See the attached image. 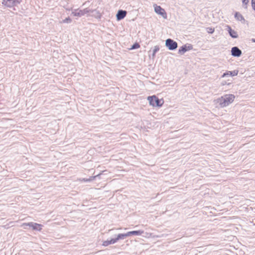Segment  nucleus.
<instances>
[{
    "label": "nucleus",
    "mask_w": 255,
    "mask_h": 255,
    "mask_svg": "<svg viewBox=\"0 0 255 255\" xmlns=\"http://www.w3.org/2000/svg\"><path fill=\"white\" fill-rule=\"evenodd\" d=\"M128 236V233L126 234H119L117 237V239L119 241L120 239H123L124 238Z\"/></svg>",
    "instance_id": "nucleus-12"
},
{
    "label": "nucleus",
    "mask_w": 255,
    "mask_h": 255,
    "mask_svg": "<svg viewBox=\"0 0 255 255\" xmlns=\"http://www.w3.org/2000/svg\"><path fill=\"white\" fill-rule=\"evenodd\" d=\"M110 245H111L110 240L104 241L102 244V245L105 247H107Z\"/></svg>",
    "instance_id": "nucleus-14"
},
{
    "label": "nucleus",
    "mask_w": 255,
    "mask_h": 255,
    "mask_svg": "<svg viewBox=\"0 0 255 255\" xmlns=\"http://www.w3.org/2000/svg\"><path fill=\"white\" fill-rule=\"evenodd\" d=\"M208 32L210 33H212L214 31V29L212 28H208Z\"/></svg>",
    "instance_id": "nucleus-18"
},
{
    "label": "nucleus",
    "mask_w": 255,
    "mask_h": 255,
    "mask_svg": "<svg viewBox=\"0 0 255 255\" xmlns=\"http://www.w3.org/2000/svg\"><path fill=\"white\" fill-rule=\"evenodd\" d=\"M193 49V46L191 44L185 45L181 47L179 50L178 52L180 54H184L185 52L192 50Z\"/></svg>",
    "instance_id": "nucleus-6"
},
{
    "label": "nucleus",
    "mask_w": 255,
    "mask_h": 255,
    "mask_svg": "<svg viewBox=\"0 0 255 255\" xmlns=\"http://www.w3.org/2000/svg\"><path fill=\"white\" fill-rule=\"evenodd\" d=\"M229 31L230 34V35L233 37H237L238 34L236 32L232 30L230 27H229Z\"/></svg>",
    "instance_id": "nucleus-11"
},
{
    "label": "nucleus",
    "mask_w": 255,
    "mask_h": 255,
    "mask_svg": "<svg viewBox=\"0 0 255 255\" xmlns=\"http://www.w3.org/2000/svg\"><path fill=\"white\" fill-rule=\"evenodd\" d=\"M154 10L158 14L161 15L164 18H167V14L165 10L158 5L154 6Z\"/></svg>",
    "instance_id": "nucleus-5"
},
{
    "label": "nucleus",
    "mask_w": 255,
    "mask_h": 255,
    "mask_svg": "<svg viewBox=\"0 0 255 255\" xmlns=\"http://www.w3.org/2000/svg\"><path fill=\"white\" fill-rule=\"evenodd\" d=\"M235 99V96L233 95H226L218 99V102L221 107L227 106L232 103Z\"/></svg>",
    "instance_id": "nucleus-1"
},
{
    "label": "nucleus",
    "mask_w": 255,
    "mask_h": 255,
    "mask_svg": "<svg viewBox=\"0 0 255 255\" xmlns=\"http://www.w3.org/2000/svg\"><path fill=\"white\" fill-rule=\"evenodd\" d=\"M127 15V11L125 10H120L117 14L116 17L118 20L123 19Z\"/></svg>",
    "instance_id": "nucleus-7"
},
{
    "label": "nucleus",
    "mask_w": 255,
    "mask_h": 255,
    "mask_svg": "<svg viewBox=\"0 0 255 255\" xmlns=\"http://www.w3.org/2000/svg\"><path fill=\"white\" fill-rule=\"evenodd\" d=\"M253 41H254V42H255V40H253Z\"/></svg>",
    "instance_id": "nucleus-21"
},
{
    "label": "nucleus",
    "mask_w": 255,
    "mask_h": 255,
    "mask_svg": "<svg viewBox=\"0 0 255 255\" xmlns=\"http://www.w3.org/2000/svg\"><path fill=\"white\" fill-rule=\"evenodd\" d=\"M252 6L254 10H255V0H252Z\"/></svg>",
    "instance_id": "nucleus-16"
},
{
    "label": "nucleus",
    "mask_w": 255,
    "mask_h": 255,
    "mask_svg": "<svg viewBox=\"0 0 255 255\" xmlns=\"http://www.w3.org/2000/svg\"><path fill=\"white\" fill-rule=\"evenodd\" d=\"M248 0H242L243 3L245 5H246L248 3Z\"/></svg>",
    "instance_id": "nucleus-19"
},
{
    "label": "nucleus",
    "mask_w": 255,
    "mask_h": 255,
    "mask_svg": "<svg viewBox=\"0 0 255 255\" xmlns=\"http://www.w3.org/2000/svg\"><path fill=\"white\" fill-rule=\"evenodd\" d=\"M147 100L149 104L153 107H161L164 103L163 99H159L158 97L155 95L148 96L147 97Z\"/></svg>",
    "instance_id": "nucleus-2"
},
{
    "label": "nucleus",
    "mask_w": 255,
    "mask_h": 255,
    "mask_svg": "<svg viewBox=\"0 0 255 255\" xmlns=\"http://www.w3.org/2000/svg\"><path fill=\"white\" fill-rule=\"evenodd\" d=\"M71 21V19L69 17L66 18L63 20V22H69Z\"/></svg>",
    "instance_id": "nucleus-17"
},
{
    "label": "nucleus",
    "mask_w": 255,
    "mask_h": 255,
    "mask_svg": "<svg viewBox=\"0 0 255 255\" xmlns=\"http://www.w3.org/2000/svg\"><path fill=\"white\" fill-rule=\"evenodd\" d=\"M118 241V240L117 239V238L115 239H112L111 240H110L111 244H114L116 243V242H117Z\"/></svg>",
    "instance_id": "nucleus-15"
},
{
    "label": "nucleus",
    "mask_w": 255,
    "mask_h": 255,
    "mask_svg": "<svg viewBox=\"0 0 255 255\" xmlns=\"http://www.w3.org/2000/svg\"><path fill=\"white\" fill-rule=\"evenodd\" d=\"M140 47V45L138 43H134L132 47L130 48V49H137Z\"/></svg>",
    "instance_id": "nucleus-13"
},
{
    "label": "nucleus",
    "mask_w": 255,
    "mask_h": 255,
    "mask_svg": "<svg viewBox=\"0 0 255 255\" xmlns=\"http://www.w3.org/2000/svg\"><path fill=\"white\" fill-rule=\"evenodd\" d=\"M23 226H27L32 228L33 230L41 231L42 230V225L36 223H27L23 224Z\"/></svg>",
    "instance_id": "nucleus-4"
},
{
    "label": "nucleus",
    "mask_w": 255,
    "mask_h": 255,
    "mask_svg": "<svg viewBox=\"0 0 255 255\" xmlns=\"http://www.w3.org/2000/svg\"><path fill=\"white\" fill-rule=\"evenodd\" d=\"M237 75H238V71H234L233 72L229 71L226 73H224L223 75V77H225L226 76H228V75L231 76H236Z\"/></svg>",
    "instance_id": "nucleus-10"
},
{
    "label": "nucleus",
    "mask_w": 255,
    "mask_h": 255,
    "mask_svg": "<svg viewBox=\"0 0 255 255\" xmlns=\"http://www.w3.org/2000/svg\"><path fill=\"white\" fill-rule=\"evenodd\" d=\"M143 233V231H133L128 232V234L129 236L130 235H141Z\"/></svg>",
    "instance_id": "nucleus-8"
},
{
    "label": "nucleus",
    "mask_w": 255,
    "mask_h": 255,
    "mask_svg": "<svg viewBox=\"0 0 255 255\" xmlns=\"http://www.w3.org/2000/svg\"><path fill=\"white\" fill-rule=\"evenodd\" d=\"M232 54L235 56H239V49L237 47H234L232 49Z\"/></svg>",
    "instance_id": "nucleus-9"
},
{
    "label": "nucleus",
    "mask_w": 255,
    "mask_h": 255,
    "mask_svg": "<svg viewBox=\"0 0 255 255\" xmlns=\"http://www.w3.org/2000/svg\"><path fill=\"white\" fill-rule=\"evenodd\" d=\"M240 22H241L242 23H246V20L242 17H240Z\"/></svg>",
    "instance_id": "nucleus-20"
},
{
    "label": "nucleus",
    "mask_w": 255,
    "mask_h": 255,
    "mask_svg": "<svg viewBox=\"0 0 255 255\" xmlns=\"http://www.w3.org/2000/svg\"><path fill=\"white\" fill-rule=\"evenodd\" d=\"M165 45L169 50H174L177 47V43L171 39L166 40Z\"/></svg>",
    "instance_id": "nucleus-3"
}]
</instances>
